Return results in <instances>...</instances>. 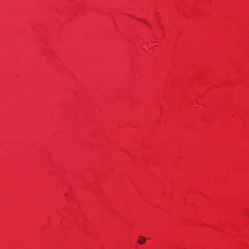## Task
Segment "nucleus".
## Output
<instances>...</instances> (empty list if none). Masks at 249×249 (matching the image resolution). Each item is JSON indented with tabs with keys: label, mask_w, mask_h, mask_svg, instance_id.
Wrapping results in <instances>:
<instances>
[{
	"label": "nucleus",
	"mask_w": 249,
	"mask_h": 249,
	"mask_svg": "<svg viewBox=\"0 0 249 249\" xmlns=\"http://www.w3.org/2000/svg\"><path fill=\"white\" fill-rule=\"evenodd\" d=\"M146 241V239L144 236H140L139 239L137 241V243L140 245L143 244Z\"/></svg>",
	"instance_id": "nucleus-1"
}]
</instances>
